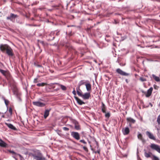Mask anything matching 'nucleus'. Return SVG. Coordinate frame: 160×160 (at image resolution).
I'll return each instance as SVG.
<instances>
[{"label": "nucleus", "instance_id": "6ab92c4d", "mask_svg": "<svg viewBox=\"0 0 160 160\" xmlns=\"http://www.w3.org/2000/svg\"><path fill=\"white\" fill-rule=\"evenodd\" d=\"M0 72L6 77L8 74V72L1 69H0Z\"/></svg>", "mask_w": 160, "mask_h": 160}, {"label": "nucleus", "instance_id": "de8ad7c7", "mask_svg": "<svg viewBox=\"0 0 160 160\" xmlns=\"http://www.w3.org/2000/svg\"><path fill=\"white\" fill-rule=\"evenodd\" d=\"M151 106H152V104H151Z\"/></svg>", "mask_w": 160, "mask_h": 160}, {"label": "nucleus", "instance_id": "b1692460", "mask_svg": "<svg viewBox=\"0 0 160 160\" xmlns=\"http://www.w3.org/2000/svg\"><path fill=\"white\" fill-rule=\"evenodd\" d=\"M2 99L4 101L6 105L7 106H8V104L9 102L8 100H7V99H6L4 97H3L2 98Z\"/></svg>", "mask_w": 160, "mask_h": 160}, {"label": "nucleus", "instance_id": "5701e85b", "mask_svg": "<svg viewBox=\"0 0 160 160\" xmlns=\"http://www.w3.org/2000/svg\"><path fill=\"white\" fill-rule=\"evenodd\" d=\"M56 84L59 85L61 87V88L63 90H66V88L64 86L62 85V84H60L58 83H57Z\"/></svg>", "mask_w": 160, "mask_h": 160}, {"label": "nucleus", "instance_id": "4c0bfd02", "mask_svg": "<svg viewBox=\"0 0 160 160\" xmlns=\"http://www.w3.org/2000/svg\"><path fill=\"white\" fill-rule=\"evenodd\" d=\"M76 89L77 90V91H80L81 90H80V86H78V87L76 88Z\"/></svg>", "mask_w": 160, "mask_h": 160}, {"label": "nucleus", "instance_id": "ea45409f", "mask_svg": "<svg viewBox=\"0 0 160 160\" xmlns=\"http://www.w3.org/2000/svg\"><path fill=\"white\" fill-rule=\"evenodd\" d=\"M13 156L12 157L14 158L16 160H17V159L16 158V157L18 155H13Z\"/></svg>", "mask_w": 160, "mask_h": 160}, {"label": "nucleus", "instance_id": "79ce46f5", "mask_svg": "<svg viewBox=\"0 0 160 160\" xmlns=\"http://www.w3.org/2000/svg\"><path fill=\"white\" fill-rule=\"evenodd\" d=\"M37 82V78L35 79L34 80V82L35 83H36Z\"/></svg>", "mask_w": 160, "mask_h": 160}, {"label": "nucleus", "instance_id": "cd10ccee", "mask_svg": "<svg viewBox=\"0 0 160 160\" xmlns=\"http://www.w3.org/2000/svg\"><path fill=\"white\" fill-rule=\"evenodd\" d=\"M77 93L78 95L79 96L82 97V91H81V90H80L79 91H77Z\"/></svg>", "mask_w": 160, "mask_h": 160}, {"label": "nucleus", "instance_id": "a18cd8bd", "mask_svg": "<svg viewBox=\"0 0 160 160\" xmlns=\"http://www.w3.org/2000/svg\"><path fill=\"white\" fill-rule=\"evenodd\" d=\"M125 81H126V82H127V83H128V80L127 79H126L125 80Z\"/></svg>", "mask_w": 160, "mask_h": 160}, {"label": "nucleus", "instance_id": "4468645a", "mask_svg": "<svg viewBox=\"0 0 160 160\" xmlns=\"http://www.w3.org/2000/svg\"><path fill=\"white\" fill-rule=\"evenodd\" d=\"M5 124L9 127L10 128L12 129L13 130H16V128L11 124L8 123H5Z\"/></svg>", "mask_w": 160, "mask_h": 160}, {"label": "nucleus", "instance_id": "7ed1b4c3", "mask_svg": "<svg viewBox=\"0 0 160 160\" xmlns=\"http://www.w3.org/2000/svg\"><path fill=\"white\" fill-rule=\"evenodd\" d=\"M150 147L152 149L156 150L160 153V146L153 143L151 144Z\"/></svg>", "mask_w": 160, "mask_h": 160}, {"label": "nucleus", "instance_id": "2f4dec72", "mask_svg": "<svg viewBox=\"0 0 160 160\" xmlns=\"http://www.w3.org/2000/svg\"><path fill=\"white\" fill-rule=\"evenodd\" d=\"M62 129L66 131H68L69 130V128H67V127H63Z\"/></svg>", "mask_w": 160, "mask_h": 160}, {"label": "nucleus", "instance_id": "c9c22d12", "mask_svg": "<svg viewBox=\"0 0 160 160\" xmlns=\"http://www.w3.org/2000/svg\"><path fill=\"white\" fill-rule=\"evenodd\" d=\"M154 88L155 89H158V87L156 85H154L153 86Z\"/></svg>", "mask_w": 160, "mask_h": 160}, {"label": "nucleus", "instance_id": "c756f323", "mask_svg": "<svg viewBox=\"0 0 160 160\" xmlns=\"http://www.w3.org/2000/svg\"><path fill=\"white\" fill-rule=\"evenodd\" d=\"M139 79L142 82H144L146 81V78L142 77H140Z\"/></svg>", "mask_w": 160, "mask_h": 160}, {"label": "nucleus", "instance_id": "37998d69", "mask_svg": "<svg viewBox=\"0 0 160 160\" xmlns=\"http://www.w3.org/2000/svg\"><path fill=\"white\" fill-rule=\"evenodd\" d=\"M102 107H105V105L103 103H102Z\"/></svg>", "mask_w": 160, "mask_h": 160}, {"label": "nucleus", "instance_id": "58836bf2", "mask_svg": "<svg viewBox=\"0 0 160 160\" xmlns=\"http://www.w3.org/2000/svg\"><path fill=\"white\" fill-rule=\"evenodd\" d=\"M72 93L75 95H76V91H75V90L74 89V90H73V91H72Z\"/></svg>", "mask_w": 160, "mask_h": 160}, {"label": "nucleus", "instance_id": "393cba45", "mask_svg": "<svg viewBox=\"0 0 160 160\" xmlns=\"http://www.w3.org/2000/svg\"><path fill=\"white\" fill-rule=\"evenodd\" d=\"M9 152H10L12 153V155H18V156H19L20 157H21V156L19 154L16 153L15 152H14L13 151H11V150H9Z\"/></svg>", "mask_w": 160, "mask_h": 160}, {"label": "nucleus", "instance_id": "1a4fd4ad", "mask_svg": "<svg viewBox=\"0 0 160 160\" xmlns=\"http://www.w3.org/2000/svg\"><path fill=\"white\" fill-rule=\"evenodd\" d=\"M90 96L91 95L90 93L86 92L85 93L83 94H82V97L83 99H88L90 97Z\"/></svg>", "mask_w": 160, "mask_h": 160}, {"label": "nucleus", "instance_id": "49530a36", "mask_svg": "<svg viewBox=\"0 0 160 160\" xmlns=\"http://www.w3.org/2000/svg\"><path fill=\"white\" fill-rule=\"evenodd\" d=\"M129 126H130V127H131V124H129Z\"/></svg>", "mask_w": 160, "mask_h": 160}, {"label": "nucleus", "instance_id": "aec40b11", "mask_svg": "<svg viewBox=\"0 0 160 160\" xmlns=\"http://www.w3.org/2000/svg\"><path fill=\"white\" fill-rule=\"evenodd\" d=\"M144 151H145L144 155L146 157L148 158L151 157V155L152 154V153L151 152H149L148 153L145 150H144Z\"/></svg>", "mask_w": 160, "mask_h": 160}, {"label": "nucleus", "instance_id": "ddd939ff", "mask_svg": "<svg viewBox=\"0 0 160 160\" xmlns=\"http://www.w3.org/2000/svg\"><path fill=\"white\" fill-rule=\"evenodd\" d=\"M75 98L77 101V102L80 105H82L83 104H84L85 103L81 99L76 97H74Z\"/></svg>", "mask_w": 160, "mask_h": 160}, {"label": "nucleus", "instance_id": "a878e982", "mask_svg": "<svg viewBox=\"0 0 160 160\" xmlns=\"http://www.w3.org/2000/svg\"><path fill=\"white\" fill-rule=\"evenodd\" d=\"M86 83V82H85L84 80H81L79 82L78 85L80 86Z\"/></svg>", "mask_w": 160, "mask_h": 160}, {"label": "nucleus", "instance_id": "39448f33", "mask_svg": "<svg viewBox=\"0 0 160 160\" xmlns=\"http://www.w3.org/2000/svg\"><path fill=\"white\" fill-rule=\"evenodd\" d=\"M116 72L118 73L122 76H127L129 75V73H127L122 71L119 68L117 69L116 70Z\"/></svg>", "mask_w": 160, "mask_h": 160}, {"label": "nucleus", "instance_id": "f704fd0d", "mask_svg": "<svg viewBox=\"0 0 160 160\" xmlns=\"http://www.w3.org/2000/svg\"><path fill=\"white\" fill-rule=\"evenodd\" d=\"M80 142H81L85 144L87 143V142L84 140H81L80 141Z\"/></svg>", "mask_w": 160, "mask_h": 160}, {"label": "nucleus", "instance_id": "2eb2a0df", "mask_svg": "<svg viewBox=\"0 0 160 160\" xmlns=\"http://www.w3.org/2000/svg\"><path fill=\"white\" fill-rule=\"evenodd\" d=\"M85 86L87 91H89L91 90V85L90 83H86Z\"/></svg>", "mask_w": 160, "mask_h": 160}, {"label": "nucleus", "instance_id": "20e7f679", "mask_svg": "<svg viewBox=\"0 0 160 160\" xmlns=\"http://www.w3.org/2000/svg\"><path fill=\"white\" fill-rule=\"evenodd\" d=\"M71 135L76 140H78L80 138V135L78 132H72L71 133Z\"/></svg>", "mask_w": 160, "mask_h": 160}, {"label": "nucleus", "instance_id": "a19ab883", "mask_svg": "<svg viewBox=\"0 0 160 160\" xmlns=\"http://www.w3.org/2000/svg\"><path fill=\"white\" fill-rule=\"evenodd\" d=\"M94 152L95 153H100V150H98L96 151H95Z\"/></svg>", "mask_w": 160, "mask_h": 160}, {"label": "nucleus", "instance_id": "e433bc0d", "mask_svg": "<svg viewBox=\"0 0 160 160\" xmlns=\"http://www.w3.org/2000/svg\"><path fill=\"white\" fill-rule=\"evenodd\" d=\"M83 149L85 150V151H88V149L87 148L85 147V146H84L83 147Z\"/></svg>", "mask_w": 160, "mask_h": 160}, {"label": "nucleus", "instance_id": "412c9836", "mask_svg": "<svg viewBox=\"0 0 160 160\" xmlns=\"http://www.w3.org/2000/svg\"><path fill=\"white\" fill-rule=\"evenodd\" d=\"M75 128L77 130H79L80 129V126L78 124V123L77 122H75Z\"/></svg>", "mask_w": 160, "mask_h": 160}, {"label": "nucleus", "instance_id": "0eeeda50", "mask_svg": "<svg viewBox=\"0 0 160 160\" xmlns=\"http://www.w3.org/2000/svg\"><path fill=\"white\" fill-rule=\"evenodd\" d=\"M146 133L147 135L148 136V137L150 139L154 140H156L154 136L149 131H147L146 132Z\"/></svg>", "mask_w": 160, "mask_h": 160}, {"label": "nucleus", "instance_id": "f3484780", "mask_svg": "<svg viewBox=\"0 0 160 160\" xmlns=\"http://www.w3.org/2000/svg\"><path fill=\"white\" fill-rule=\"evenodd\" d=\"M127 121L132 123H134L135 122V120L131 118H127Z\"/></svg>", "mask_w": 160, "mask_h": 160}, {"label": "nucleus", "instance_id": "c85d7f7f", "mask_svg": "<svg viewBox=\"0 0 160 160\" xmlns=\"http://www.w3.org/2000/svg\"><path fill=\"white\" fill-rule=\"evenodd\" d=\"M152 159L153 160H159V158L155 155H153V157Z\"/></svg>", "mask_w": 160, "mask_h": 160}, {"label": "nucleus", "instance_id": "72a5a7b5", "mask_svg": "<svg viewBox=\"0 0 160 160\" xmlns=\"http://www.w3.org/2000/svg\"><path fill=\"white\" fill-rule=\"evenodd\" d=\"M8 112H9V113L12 114V109L11 108H10L8 110Z\"/></svg>", "mask_w": 160, "mask_h": 160}, {"label": "nucleus", "instance_id": "9d476101", "mask_svg": "<svg viewBox=\"0 0 160 160\" xmlns=\"http://www.w3.org/2000/svg\"><path fill=\"white\" fill-rule=\"evenodd\" d=\"M18 16L17 15L14 14L13 13H11L10 16L7 17V19L8 20H10L12 21L13 19H15Z\"/></svg>", "mask_w": 160, "mask_h": 160}, {"label": "nucleus", "instance_id": "6e6552de", "mask_svg": "<svg viewBox=\"0 0 160 160\" xmlns=\"http://www.w3.org/2000/svg\"><path fill=\"white\" fill-rule=\"evenodd\" d=\"M122 132L124 135H127L129 134L130 132V130L129 128L128 127L122 129Z\"/></svg>", "mask_w": 160, "mask_h": 160}, {"label": "nucleus", "instance_id": "bb28decb", "mask_svg": "<svg viewBox=\"0 0 160 160\" xmlns=\"http://www.w3.org/2000/svg\"><path fill=\"white\" fill-rule=\"evenodd\" d=\"M47 85V83H44V82H42V83H38L37 84V85L38 86L40 87V86H43L44 85Z\"/></svg>", "mask_w": 160, "mask_h": 160}, {"label": "nucleus", "instance_id": "423d86ee", "mask_svg": "<svg viewBox=\"0 0 160 160\" xmlns=\"http://www.w3.org/2000/svg\"><path fill=\"white\" fill-rule=\"evenodd\" d=\"M32 103L34 105L38 107H43L45 105V104L44 103L38 101L33 102H32Z\"/></svg>", "mask_w": 160, "mask_h": 160}, {"label": "nucleus", "instance_id": "a211bd4d", "mask_svg": "<svg viewBox=\"0 0 160 160\" xmlns=\"http://www.w3.org/2000/svg\"><path fill=\"white\" fill-rule=\"evenodd\" d=\"M50 111V110H46L45 111L44 115V117L45 118H46L49 115Z\"/></svg>", "mask_w": 160, "mask_h": 160}, {"label": "nucleus", "instance_id": "dca6fc26", "mask_svg": "<svg viewBox=\"0 0 160 160\" xmlns=\"http://www.w3.org/2000/svg\"><path fill=\"white\" fill-rule=\"evenodd\" d=\"M0 146L2 147H6L7 146V144L4 141L0 139Z\"/></svg>", "mask_w": 160, "mask_h": 160}, {"label": "nucleus", "instance_id": "7c9ffc66", "mask_svg": "<svg viewBox=\"0 0 160 160\" xmlns=\"http://www.w3.org/2000/svg\"><path fill=\"white\" fill-rule=\"evenodd\" d=\"M102 112L104 113H106L105 107H102Z\"/></svg>", "mask_w": 160, "mask_h": 160}, {"label": "nucleus", "instance_id": "c03bdc74", "mask_svg": "<svg viewBox=\"0 0 160 160\" xmlns=\"http://www.w3.org/2000/svg\"><path fill=\"white\" fill-rule=\"evenodd\" d=\"M142 92L143 93H144V94H145V95H146V92H145L143 91H142Z\"/></svg>", "mask_w": 160, "mask_h": 160}, {"label": "nucleus", "instance_id": "473e14b6", "mask_svg": "<svg viewBox=\"0 0 160 160\" xmlns=\"http://www.w3.org/2000/svg\"><path fill=\"white\" fill-rule=\"evenodd\" d=\"M105 116L107 118H109L110 116V114L108 112L107 113H106Z\"/></svg>", "mask_w": 160, "mask_h": 160}, {"label": "nucleus", "instance_id": "4be33fe9", "mask_svg": "<svg viewBox=\"0 0 160 160\" xmlns=\"http://www.w3.org/2000/svg\"><path fill=\"white\" fill-rule=\"evenodd\" d=\"M152 76L156 81L157 82H159L160 81V78H159L158 77L156 76L154 74H152Z\"/></svg>", "mask_w": 160, "mask_h": 160}, {"label": "nucleus", "instance_id": "f257e3e1", "mask_svg": "<svg viewBox=\"0 0 160 160\" xmlns=\"http://www.w3.org/2000/svg\"><path fill=\"white\" fill-rule=\"evenodd\" d=\"M0 49L2 52L6 51V53L9 56H12L13 55L12 50L7 44H1L0 45Z\"/></svg>", "mask_w": 160, "mask_h": 160}, {"label": "nucleus", "instance_id": "f03ea898", "mask_svg": "<svg viewBox=\"0 0 160 160\" xmlns=\"http://www.w3.org/2000/svg\"><path fill=\"white\" fill-rule=\"evenodd\" d=\"M32 156L34 159L36 160H45V158L43 156L42 154L40 152L33 154Z\"/></svg>", "mask_w": 160, "mask_h": 160}, {"label": "nucleus", "instance_id": "f8f14e48", "mask_svg": "<svg viewBox=\"0 0 160 160\" xmlns=\"http://www.w3.org/2000/svg\"><path fill=\"white\" fill-rule=\"evenodd\" d=\"M138 139H140V140L143 143H144L146 141L143 138L142 135L141 133H138Z\"/></svg>", "mask_w": 160, "mask_h": 160}, {"label": "nucleus", "instance_id": "9b49d317", "mask_svg": "<svg viewBox=\"0 0 160 160\" xmlns=\"http://www.w3.org/2000/svg\"><path fill=\"white\" fill-rule=\"evenodd\" d=\"M153 90V88L152 87L150 88L147 91V92H146V96L147 97H149L151 94Z\"/></svg>", "mask_w": 160, "mask_h": 160}]
</instances>
